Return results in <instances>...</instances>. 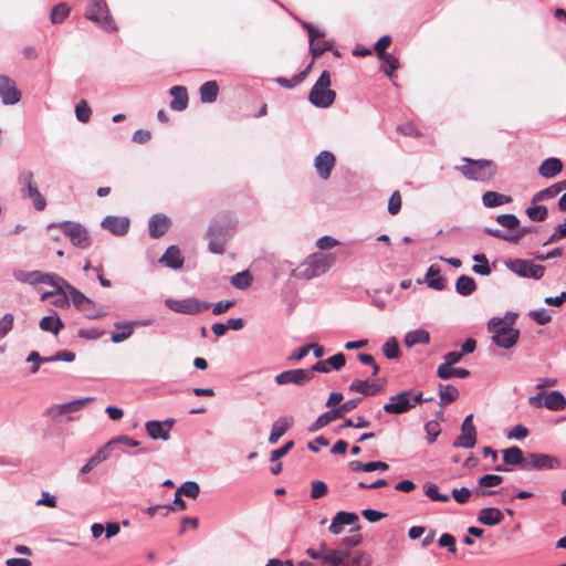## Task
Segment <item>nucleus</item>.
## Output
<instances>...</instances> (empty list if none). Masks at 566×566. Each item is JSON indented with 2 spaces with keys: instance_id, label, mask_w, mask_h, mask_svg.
Wrapping results in <instances>:
<instances>
[{
  "instance_id": "f257e3e1",
  "label": "nucleus",
  "mask_w": 566,
  "mask_h": 566,
  "mask_svg": "<svg viewBox=\"0 0 566 566\" xmlns=\"http://www.w3.org/2000/svg\"><path fill=\"white\" fill-rule=\"evenodd\" d=\"M517 313L506 312L504 317H492L488 323V331L492 334V342L501 348L511 349L520 338V331L514 328Z\"/></svg>"
},
{
  "instance_id": "f03ea898",
  "label": "nucleus",
  "mask_w": 566,
  "mask_h": 566,
  "mask_svg": "<svg viewBox=\"0 0 566 566\" xmlns=\"http://www.w3.org/2000/svg\"><path fill=\"white\" fill-rule=\"evenodd\" d=\"M335 262L333 254L313 253L298 264L291 275L298 280H311L326 273Z\"/></svg>"
},
{
  "instance_id": "7ed1b4c3",
  "label": "nucleus",
  "mask_w": 566,
  "mask_h": 566,
  "mask_svg": "<svg viewBox=\"0 0 566 566\" xmlns=\"http://www.w3.org/2000/svg\"><path fill=\"white\" fill-rule=\"evenodd\" d=\"M331 74L323 71L308 94V101L318 108L329 107L336 97V93L329 88Z\"/></svg>"
},
{
  "instance_id": "20e7f679",
  "label": "nucleus",
  "mask_w": 566,
  "mask_h": 566,
  "mask_svg": "<svg viewBox=\"0 0 566 566\" xmlns=\"http://www.w3.org/2000/svg\"><path fill=\"white\" fill-rule=\"evenodd\" d=\"M463 160L468 164L459 167V170L471 180L489 181L495 175V165L491 160L470 158H463Z\"/></svg>"
},
{
  "instance_id": "39448f33",
  "label": "nucleus",
  "mask_w": 566,
  "mask_h": 566,
  "mask_svg": "<svg viewBox=\"0 0 566 566\" xmlns=\"http://www.w3.org/2000/svg\"><path fill=\"white\" fill-rule=\"evenodd\" d=\"M60 228L70 239L71 243L78 249H87L91 243V237L87 229L81 223L73 221L51 222L48 228Z\"/></svg>"
},
{
  "instance_id": "423d86ee",
  "label": "nucleus",
  "mask_w": 566,
  "mask_h": 566,
  "mask_svg": "<svg viewBox=\"0 0 566 566\" xmlns=\"http://www.w3.org/2000/svg\"><path fill=\"white\" fill-rule=\"evenodd\" d=\"M67 292L74 307L82 312L88 319H97L107 315V312L98 306L93 300L88 298L81 291L72 285H67Z\"/></svg>"
},
{
  "instance_id": "0eeeda50",
  "label": "nucleus",
  "mask_w": 566,
  "mask_h": 566,
  "mask_svg": "<svg viewBox=\"0 0 566 566\" xmlns=\"http://www.w3.org/2000/svg\"><path fill=\"white\" fill-rule=\"evenodd\" d=\"M85 17L101 29L112 32L116 30L106 3L103 0H88Z\"/></svg>"
},
{
  "instance_id": "6e6552de",
  "label": "nucleus",
  "mask_w": 566,
  "mask_h": 566,
  "mask_svg": "<svg viewBox=\"0 0 566 566\" xmlns=\"http://www.w3.org/2000/svg\"><path fill=\"white\" fill-rule=\"evenodd\" d=\"M359 402H360V398L349 399L346 402H344L343 405H340L339 407L322 413L311 424V427L308 428V431L310 432L318 431L319 429L324 428L332 421H334L338 418H342L345 413L354 410L358 406Z\"/></svg>"
},
{
  "instance_id": "1a4fd4ad",
  "label": "nucleus",
  "mask_w": 566,
  "mask_h": 566,
  "mask_svg": "<svg viewBox=\"0 0 566 566\" xmlns=\"http://www.w3.org/2000/svg\"><path fill=\"white\" fill-rule=\"evenodd\" d=\"M165 305L176 313L186 315H196L210 307V303L199 301L196 297H188L184 300L166 298Z\"/></svg>"
},
{
  "instance_id": "9d476101",
  "label": "nucleus",
  "mask_w": 566,
  "mask_h": 566,
  "mask_svg": "<svg viewBox=\"0 0 566 566\" xmlns=\"http://www.w3.org/2000/svg\"><path fill=\"white\" fill-rule=\"evenodd\" d=\"M562 468V461L555 457L547 453H537V452H528L526 453V461L524 464V470H557Z\"/></svg>"
},
{
  "instance_id": "9b49d317",
  "label": "nucleus",
  "mask_w": 566,
  "mask_h": 566,
  "mask_svg": "<svg viewBox=\"0 0 566 566\" xmlns=\"http://www.w3.org/2000/svg\"><path fill=\"white\" fill-rule=\"evenodd\" d=\"M19 181L21 185H23L22 188V197L29 198L33 202V207L38 211H42L46 207V200L39 191L38 187L34 185L33 181V174L31 171H22L19 177Z\"/></svg>"
},
{
  "instance_id": "f8f14e48",
  "label": "nucleus",
  "mask_w": 566,
  "mask_h": 566,
  "mask_svg": "<svg viewBox=\"0 0 566 566\" xmlns=\"http://www.w3.org/2000/svg\"><path fill=\"white\" fill-rule=\"evenodd\" d=\"M506 268L521 277L538 280L543 277L545 268L527 260L515 259L506 262Z\"/></svg>"
},
{
  "instance_id": "ddd939ff",
  "label": "nucleus",
  "mask_w": 566,
  "mask_h": 566,
  "mask_svg": "<svg viewBox=\"0 0 566 566\" xmlns=\"http://www.w3.org/2000/svg\"><path fill=\"white\" fill-rule=\"evenodd\" d=\"M302 25L308 33L310 51L314 59L323 54L325 51H329L332 49L333 43L331 41L323 40L324 32L314 28L308 22H303Z\"/></svg>"
},
{
  "instance_id": "4468645a",
  "label": "nucleus",
  "mask_w": 566,
  "mask_h": 566,
  "mask_svg": "<svg viewBox=\"0 0 566 566\" xmlns=\"http://www.w3.org/2000/svg\"><path fill=\"white\" fill-rule=\"evenodd\" d=\"M476 443V429L473 423V415L464 418L461 424V434L453 441L454 448L472 449Z\"/></svg>"
},
{
  "instance_id": "2eb2a0df",
  "label": "nucleus",
  "mask_w": 566,
  "mask_h": 566,
  "mask_svg": "<svg viewBox=\"0 0 566 566\" xmlns=\"http://www.w3.org/2000/svg\"><path fill=\"white\" fill-rule=\"evenodd\" d=\"M411 390H403L389 397V401L384 406V410L390 415H401L412 409Z\"/></svg>"
},
{
  "instance_id": "dca6fc26",
  "label": "nucleus",
  "mask_w": 566,
  "mask_h": 566,
  "mask_svg": "<svg viewBox=\"0 0 566 566\" xmlns=\"http://www.w3.org/2000/svg\"><path fill=\"white\" fill-rule=\"evenodd\" d=\"M150 324V319L115 323V331L111 335V340L115 344L123 343L133 335L135 327L149 326Z\"/></svg>"
},
{
  "instance_id": "f3484780",
  "label": "nucleus",
  "mask_w": 566,
  "mask_h": 566,
  "mask_svg": "<svg viewBox=\"0 0 566 566\" xmlns=\"http://www.w3.org/2000/svg\"><path fill=\"white\" fill-rule=\"evenodd\" d=\"M175 419L169 418L164 421L149 420L145 423V430L147 434L153 439H161L164 441L169 440L170 431L174 427Z\"/></svg>"
},
{
  "instance_id": "a211bd4d",
  "label": "nucleus",
  "mask_w": 566,
  "mask_h": 566,
  "mask_svg": "<svg viewBox=\"0 0 566 566\" xmlns=\"http://www.w3.org/2000/svg\"><path fill=\"white\" fill-rule=\"evenodd\" d=\"M313 378L308 369H291L280 373L275 376V382L280 386L287 384L304 385Z\"/></svg>"
},
{
  "instance_id": "6ab92c4d",
  "label": "nucleus",
  "mask_w": 566,
  "mask_h": 566,
  "mask_svg": "<svg viewBox=\"0 0 566 566\" xmlns=\"http://www.w3.org/2000/svg\"><path fill=\"white\" fill-rule=\"evenodd\" d=\"M0 97L6 105H14L21 99V94L14 81L6 75H0Z\"/></svg>"
},
{
  "instance_id": "aec40b11",
  "label": "nucleus",
  "mask_w": 566,
  "mask_h": 566,
  "mask_svg": "<svg viewBox=\"0 0 566 566\" xmlns=\"http://www.w3.org/2000/svg\"><path fill=\"white\" fill-rule=\"evenodd\" d=\"M314 166L318 176L326 180L335 166V156L328 150H323L315 157Z\"/></svg>"
},
{
  "instance_id": "412c9836",
  "label": "nucleus",
  "mask_w": 566,
  "mask_h": 566,
  "mask_svg": "<svg viewBox=\"0 0 566 566\" xmlns=\"http://www.w3.org/2000/svg\"><path fill=\"white\" fill-rule=\"evenodd\" d=\"M129 223L127 217L107 216L103 219L101 226L115 235H124L129 230Z\"/></svg>"
},
{
  "instance_id": "4be33fe9",
  "label": "nucleus",
  "mask_w": 566,
  "mask_h": 566,
  "mask_svg": "<svg viewBox=\"0 0 566 566\" xmlns=\"http://www.w3.org/2000/svg\"><path fill=\"white\" fill-rule=\"evenodd\" d=\"M358 522V515L350 512L340 511L333 517L332 523L328 527L332 534H339L343 532L345 526L354 525Z\"/></svg>"
},
{
  "instance_id": "5701e85b",
  "label": "nucleus",
  "mask_w": 566,
  "mask_h": 566,
  "mask_svg": "<svg viewBox=\"0 0 566 566\" xmlns=\"http://www.w3.org/2000/svg\"><path fill=\"white\" fill-rule=\"evenodd\" d=\"M92 400H93L92 397H85V398H80V399H76V400H73L70 402L56 405L50 409V413L53 416H62V415H66V413L76 412V411L81 410L82 408H84Z\"/></svg>"
},
{
  "instance_id": "b1692460",
  "label": "nucleus",
  "mask_w": 566,
  "mask_h": 566,
  "mask_svg": "<svg viewBox=\"0 0 566 566\" xmlns=\"http://www.w3.org/2000/svg\"><path fill=\"white\" fill-rule=\"evenodd\" d=\"M170 227V219L165 214H154L148 223L149 234L151 238L164 235Z\"/></svg>"
},
{
  "instance_id": "393cba45",
  "label": "nucleus",
  "mask_w": 566,
  "mask_h": 566,
  "mask_svg": "<svg viewBox=\"0 0 566 566\" xmlns=\"http://www.w3.org/2000/svg\"><path fill=\"white\" fill-rule=\"evenodd\" d=\"M159 262L165 264L167 268L177 270L184 264V258L178 247L170 245L167 248Z\"/></svg>"
},
{
  "instance_id": "a878e982",
  "label": "nucleus",
  "mask_w": 566,
  "mask_h": 566,
  "mask_svg": "<svg viewBox=\"0 0 566 566\" xmlns=\"http://www.w3.org/2000/svg\"><path fill=\"white\" fill-rule=\"evenodd\" d=\"M563 170V163L559 158L549 157L538 167V174L547 179L554 178Z\"/></svg>"
},
{
  "instance_id": "bb28decb",
  "label": "nucleus",
  "mask_w": 566,
  "mask_h": 566,
  "mask_svg": "<svg viewBox=\"0 0 566 566\" xmlns=\"http://www.w3.org/2000/svg\"><path fill=\"white\" fill-rule=\"evenodd\" d=\"M430 342V334L423 328H417L406 333L403 344L406 347L411 348L416 345H426Z\"/></svg>"
},
{
  "instance_id": "cd10ccee",
  "label": "nucleus",
  "mask_w": 566,
  "mask_h": 566,
  "mask_svg": "<svg viewBox=\"0 0 566 566\" xmlns=\"http://www.w3.org/2000/svg\"><path fill=\"white\" fill-rule=\"evenodd\" d=\"M503 517V513L496 507H484L478 514V521L488 526L500 524Z\"/></svg>"
},
{
  "instance_id": "c85d7f7f",
  "label": "nucleus",
  "mask_w": 566,
  "mask_h": 566,
  "mask_svg": "<svg viewBox=\"0 0 566 566\" xmlns=\"http://www.w3.org/2000/svg\"><path fill=\"white\" fill-rule=\"evenodd\" d=\"M74 359H75V354L70 350H61V352H57L55 355H52L49 357H41L38 352H31L27 358V360H38V361H46V363H53V361L71 363Z\"/></svg>"
},
{
  "instance_id": "c756f323",
  "label": "nucleus",
  "mask_w": 566,
  "mask_h": 566,
  "mask_svg": "<svg viewBox=\"0 0 566 566\" xmlns=\"http://www.w3.org/2000/svg\"><path fill=\"white\" fill-rule=\"evenodd\" d=\"M293 423V419L291 417H281L271 428V433L269 436V442L274 444L279 441V439L287 431V429Z\"/></svg>"
},
{
  "instance_id": "7c9ffc66",
  "label": "nucleus",
  "mask_w": 566,
  "mask_h": 566,
  "mask_svg": "<svg viewBox=\"0 0 566 566\" xmlns=\"http://www.w3.org/2000/svg\"><path fill=\"white\" fill-rule=\"evenodd\" d=\"M170 95L172 101L170 102V108L174 111H184L188 105V93L184 86H172L170 88Z\"/></svg>"
},
{
  "instance_id": "2f4dec72",
  "label": "nucleus",
  "mask_w": 566,
  "mask_h": 566,
  "mask_svg": "<svg viewBox=\"0 0 566 566\" xmlns=\"http://www.w3.org/2000/svg\"><path fill=\"white\" fill-rule=\"evenodd\" d=\"M503 461L509 465H520L524 470L526 454L524 455L518 447H511L503 451Z\"/></svg>"
},
{
  "instance_id": "473e14b6",
  "label": "nucleus",
  "mask_w": 566,
  "mask_h": 566,
  "mask_svg": "<svg viewBox=\"0 0 566 566\" xmlns=\"http://www.w3.org/2000/svg\"><path fill=\"white\" fill-rule=\"evenodd\" d=\"M13 277L21 283L30 284V285H38L42 284V272L34 270V271H23V270H14L12 272Z\"/></svg>"
},
{
  "instance_id": "72a5a7b5",
  "label": "nucleus",
  "mask_w": 566,
  "mask_h": 566,
  "mask_svg": "<svg viewBox=\"0 0 566 566\" xmlns=\"http://www.w3.org/2000/svg\"><path fill=\"white\" fill-rule=\"evenodd\" d=\"M348 389L353 392H359L364 396H374L379 391L378 386L370 380H360L356 379L354 380Z\"/></svg>"
},
{
  "instance_id": "f704fd0d",
  "label": "nucleus",
  "mask_w": 566,
  "mask_h": 566,
  "mask_svg": "<svg viewBox=\"0 0 566 566\" xmlns=\"http://www.w3.org/2000/svg\"><path fill=\"white\" fill-rule=\"evenodd\" d=\"M39 326L43 332H50L53 335H57L64 328V323L55 313L53 316H44L40 321Z\"/></svg>"
},
{
  "instance_id": "c9c22d12",
  "label": "nucleus",
  "mask_w": 566,
  "mask_h": 566,
  "mask_svg": "<svg viewBox=\"0 0 566 566\" xmlns=\"http://www.w3.org/2000/svg\"><path fill=\"white\" fill-rule=\"evenodd\" d=\"M566 406V399L560 391L554 390L545 395L544 407L552 411H560Z\"/></svg>"
},
{
  "instance_id": "e433bc0d",
  "label": "nucleus",
  "mask_w": 566,
  "mask_h": 566,
  "mask_svg": "<svg viewBox=\"0 0 566 566\" xmlns=\"http://www.w3.org/2000/svg\"><path fill=\"white\" fill-rule=\"evenodd\" d=\"M437 376L443 380L452 377L467 378L470 376V370L448 365H439Z\"/></svg>"
},
{
  "instance_id": "4c0bfd02",
  "label": "nucleus",
  "mask_w": 566,
  "mask_h": 566,
  "mask_svg": "<svg viewBox=\"0 0 566 566\" xmlns=\"http://www.w3.org/2000/svg\"><path fill=\"white\" fill-rule=\"evenodd\" d=\"M512 198L510 196L499 193L496 191H486L482 196V202L488 208H495L502 205L510 203Z\"/></svg>"
},
{
  "instance_id": "58836bf2",
  "label": "nucleus",
  "mask_w": 566,
  "mask_h": 566,
  "mask_svg": "<svg viewBox=\"0 0 566 566\" xmlns=\"http://www.w3.org/2000/svg\"><path fill=\"white\" fill-rule=\"evenodd\" d=\"M426 282L430 289L442 291L446 287V279L440 275V270L431 265L426 274Z\"/></svg>"
},
{
  "instance_id": "ea45409f",
  "label": "nucleus",
  "mask_w": 566,
  "mask_h": 566,
  "mask_svg": "<svg viewBox=\"0 0 566 566\" xmlns=\"http://www.w3.org/2000/svg\"><path fill=\"white\" fill-rule=\"evenodd\" d=\"M349 555V551L327 548L326 554L324 556V562L329 563L332 566H344Z\"/></svg>"
},
{
  "instance_id": "a19ab883",
  "label": "nucleus",
  "mask_w": 566,
  "mask_h": 566,
  "mask_svg": "<svg viewBox=\"0 0 566 566\" xmlns=\"http://www.w3.org/2000/svg\"><path fill=\"white\" fill-rule=\"evenodd\" d=\"M219 93L216 81H208L200 86V99L202 103H213Z\"/></svg>"
},
{
  "instance_id": "79ce46f5",
  "label": "nucleus",
  "mask_w": 566,
  "mask_h": 566,
  "mask_svg": "<svg viewBox=\"0 0 566 566\" xmlns=\"http://www.w3.org/2000/svg\"><path fill=\"white\" fill-rule=\"evenodd\" d=\"M476 290V284L473 277L469 275H460L455 282V291L460 295H471Z\"/></svg>"
},
{
  "instance_id": "37998d69",
  "label": "nucleus",
  "mask_w": 566,
  "mask_h": 566,
  "mask_svg": "<svg viewBox=\"0 0 566 566\" xmlns=\"http://www.w3.org/2000/svg\"><path fill=\"white\" fill-rule=\"evenodd\" d=\"M439 397H440V405L446 406V405H449L458 399L459 390L457 387H454L452 385L440 384L439 385Z\"/></svg>"
},
{
  "instance_id": "c03bdc74",
  "label": "nucleus",
  "mask_w": 566,
  "mask_h": 566,
  "mask_svg": "<svg viewBox=\"0 0 566 566\" xmlns=\"http://www.w3.org/2000/svg\"><path fill=\"white\" fill-rule=\"evenodd\" d=\"M373 558L369 554L360 551L350 553L344 566H370Z\"/></svg>"
},
{
  "instance_id": "a18cd8bd",
  "label": "nucleus",
  "mask_w": 566,
  "mask_h": 566,
  "mask_svg": "<svg viewBox=\"0 0 566 566\" xmlns=\"http://www.w3.org/2000/svg\"><path fill=\"white\" fill-rule=\"evenodd\" d=\"M423 493L434 502H448L450 500L449 494L440 493L438 485L431 482L423 484Z\"/></svg>"
},
{
  "instance_id": "49530a36",
  "label": "nucleus",
  "mask_w": 566,
  "mask_h": 566,
  "mask_svg": "<svg viewBox=\"0 0 566 566\" xmlns=\"http://www.w3.org/2000/svg\"><path fill=\"white\" fill-rule=\"evenodd\" d=\"M473 261L476 262V264H474L472 266V271L475 273V274H480V275H489L491 273V268L489 265V262H488V259L485 256V254L483 253H478V254H474L473 255Z\"/></svg>"
},
{
  "instance_id": "de8ad7c7",
  "label": "nucleus",
  "mask_w": 566,
  "mask_h": 566,
  "mask_svg": "<svg viewBox=\"0 0 566 566\" xmlns=\"http://www.w3.org/2000/svg\"><path fill=\"white\" fill-rule=\"evenodd\" d=\"M42 284L51 285L56 290L65 289L67 291V285H71L64 279L54 273L42 272Z\"/></svg>"
},
{
  "instance_id": "09e8293b",
  "label": "nucleus",
  "mask_w": 566,
  "mask_h": 566,
  "mask_svg": "<svg viewBox=\"0 0 566 566\" xmlns=\"http://www.w3.org/2000/svg\"><path fill=\"white\" fill-rule=\"evenodd\" d=\"M251 283L252 276L248 271L239 272L231 277V284L240 290L249 287Z\"/></svg>"
},
{
  "instance_id": "8fccbe9b",
  "label": "nucleus",
  "mask_w": 566,
  "mask_h": 566,
  "mask_svg": "<svg viewBox=\"0 0 566 566\" xmlns=\"http://www.w3.org/2000/svg\"><path fill=\"white\" fill-rule=\"evenodd\" d=\"M532 221H544L547 218V208L541 205H533L525 210Z\"/></svg>"
},
{
  "instance_id": "3c124183",
  "label": "nucleus",
  "mask_w": 566,
  "mask_h": 566,
  "mask_svg": "<svg viewBox=\"0 0 566 566\" xmlns=\"http://www.w3.org/2000/svg\"><path fill=\"white\" fill-rule=\"evenodd\" d=\"M70 14V8L65 3L56 4L51 11V21L53 24L63 22Z\"/></svg>"
},
{
  "instance_id": "603ef678",
  "label": "nucleus",
  "mask_w": 566,
  "mask_h": 566,
  "mask_svg": "<svg viewBox=\"0 0 566 566\" xmlns=\"http://www.w3.org/2000/svg\"><path fill=\"white\" fill-rule=\"evenodd\" d=\"M92 109L86 103V101L82 99L75 105V116L78 122L87 123L91 118Z\"/></svg>"
},
{
  "instance_id": "864d4df0",
  "label": "nucleus",
  "mask_w": 566,
  "mask_h": 566,
  "mask_svg": "<svg viewBox=\"0 0 566 566\" xmlns=\"http://www.w3.org/2000/svg\"><path fill=\"white\" fill-rule=\"evenodd\" d=\"M503 482V476L497 474H485L478 481V485L481 489H489L500 485Z\"/></svg>"
},
{
  "instance_id": "5fc2aeb1",
  "label": "nucleus",
  "mask_w": 566,
  "mask_h": 566,
  "mask_svg": "<svg viewBox=\"0 0 566 566\" xmlns=\"http://www.w3.org/2000/svg\"><path fill=\"white\" fill-rule=\"evenodd\" d=\"M14 324V316L12 313H6L0 318V340L3 339L12 329Z\"/></svg>"
},
{
  "instance_id": "6e6d98bb",
  "label": "nucleus",
  "mask_w": 566,
  "mask_h": 566,
  "mask_svg": "<svg viewBox=\"0 0 566 566\" xmlns=\"http://www.w3.org/2000/svg\"><path fill=\"white\" fill-rule=\"evenodd\" d=\"M382 353L388 359H395L399 356V346L396 338L390 337L382 346Z\"/></svg>"
},
{
  "instance_id": "4d7b16f0",
  "label": "nucleus",
  "mask_w": 566,
  "mask_h": 566,
  "mask_svg": "<svg viewBox=\"0 0 566 566\" xmlns=\"http://www.w3.org/2000/svg\"><path fill=\"white\" fill-rule=\"evenodd\" d=\"M177 491H179L182 495H186L191 499H196L199 495L200 488L197 482L187 481V482L182 483Z\"/></svg>"
},
{
  "instance_id": "13d9d810",
  "label": "nucleus",
  "mask_w": 566,
  "mask_h": 566,
  "mask_svg": "<svg viewBox=\"0 0 566 566\" xmlns=\"http://www.w3.org/2000/svg\"><path fill=\"white\" fill-rule=\"evenodd\" d=\"M424 430L427 433V442L429 444L433 443L441 432L440 424L436 420H430L426 422Z\"/></svg>"
},
{
  "instance_id": "bf43d9fd",
  "label": "nucleus",
  "mask_w": 566,
  "mask_h": 566,
  "mask_svg": "<svg viewBox=\"0 0 566 566\" xmlns=\"http://www.w3.org/2000/svg\"><path fill=\"white\" fill-rule=\"evenodd\" d=\"M557 195H558L557 189L555 188L554 185H552L545 189L537 191L532 198V203L552 199V198L556 197Z\"/></svg>"
},
{
  "instance_id": "052dcab7",
  "label": "nucleus",
  "mask_w": 566,
  "mask_h": 566,
  "mask_svg": "<svg viewBox=\"0 0 566 566\" xmlns=\"http://www.w3.org/2000/svg\"><path fill=\"white\" fill-rule=\"evenodd\" d=\"M380 60L385 63L384 72L387 76H391L394 71L399 67V61L392 54L388 53L385 56L380 57Z\"/></svg>"
},
{
  "instance_id": "680f3d73",
  "label": "nucleus",
  "mask_w": 566,
  "mask_h": 566,
  "mask_svg": "<svg viewBox=\"0 0 566 566\" xmlns=\"http://www.w3.org/2000/svg\"><path fill=\"white\" fill-rule=\"evenodd\" d=\"M496 222L504 228L515 229L518 226L520 220L515 214L505 213V214H499L496 217Z\"/></svg>"
},
{
  "instance_id": "e2e57ef3",
  "label": "nucleus",
  "mask_w": 566,
  "mask_h": 566,
  "mask_svg": "<svg viewBox=\"0 0 566 566\" xmlns=\"http://www.w3.org/2000/svg\"><path fill=\"white\" fill-rule=\"evenodd\" d=\"M530 316L539 325H545L552 319V316L546 308L531 311Z\"/></svg>"
},
{
  "instance_id": "0e129e2a",
  "label": "nucleus",
  "mask_w": 566,
  "mask_h": 566,
  "mask_svg": "<svg viewBox=\"0 0 566 566\" xmlns=\"http://www.w3.org/2000/svg\"><path fill=\"white\" fill-rule=\"evenodd\" d=\"M311 497L312 499H319L327 494V485L325 482L315 480L311 483Z\"/></svg>"
},
{
  "instance_id": "69168bd1",
  "label": "nucleus",
  "mask_w": 566,
  "mask_h": 566,
  "mask_svg": "<svg viewBox=\"0 0 566 566\" xmlns=\"http://www.w3.org/2000/svg\"><path fill=\"white\" fill-rule=\"evenodd\" d=\"M208 235L210 237L209 250L212 253L221 254L224 251V239L212 237V229H209Z\"/></svg>"
},
{
  "instance_id": "338daca9",
  "label": "nucleus",
  "mask_w": 566,
  "mask_h": 566,
  "mask_svg": "<svg viewBox=\"0 0 566 566\" xmlns=\"http://www.w3.org/2000/svg\"><path fill=\"white\" fill-rule=\"evenodd\" d=\"M70 300L69 292L65 289L56 290L52 304L56 307L63 308L69 305Z\"/></svg>"
},
{
  "instance_id": "774afa93",
  "label": "nucleus",
  "mask_w": 566,
  "mask_h": 566,
  "mask_svg": "<svg viewBox=\"0 0 566 566\" xmlns=\"http://www.w3.org/2000/svg\"><path fill=\"white\" fill-rule=\"evenodd\" d=\"M401 208V196L399 191H394L388 201V212L390 214H397Z\"/></svg>"
}]
</instances>
